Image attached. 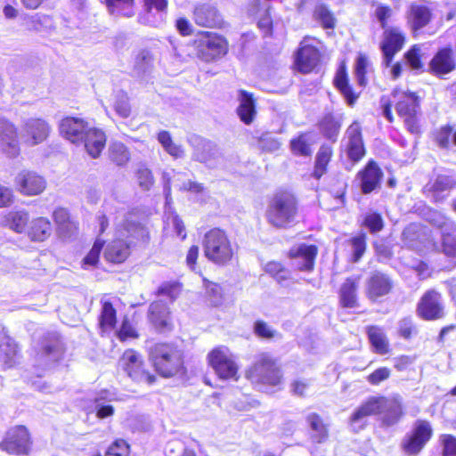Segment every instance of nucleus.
<instances>
[{"label":"nucleus","instance_id":"obj_1","mask_svg":"<svg viewBox=\"0 0 456 456\" xmlns=\"http://www.w3.org/2000/svg\"><path fill=\"white\" fill-rule=\"evenodd\" d=\"M118 238L110 242L104 250L106 260L119 264L130 255V248L138 242L149 240V232L141 221L138 211L128 212L123 223L117 226Z\"/></svg>","mask_w":456,"mask_h":456},{"label":"nucleus","instance_id":"obj_2","mask_svg":"<svg viewBox=\"0 0 456 456\" xmlns=\"http://www.w3.org/2000/svg\"><path fill=\"white\" fill-rule=\"evenodd\" d=\"M382 414V424L391 427L396 424L403 415V408L396 399L385 396H371L358 406L350 417V425L354 432L363 429L368 417Z\"/></svg>","mask_w":456,"mask_h":456},{"label":"nucleus","instance_id":"obj_3","mask_svg":"<svg viewBox=\"0 0 456 456\" xmlns=\"http://www.w3.org/2000/svg\"><path fill=\"white\" fill-rule=\"evenodd\" d=\"M298 202L289 191H279L270 200L266 209L267 222L278 229L290 227L296 221Z\"/></svg>","mask_w":456,"mask_h":456},{"label":"nucleus","instance_id":"obj_4","mask_svg":"<svg viewBox=\"0 0 456 456\" xmlns=\"http://www.w3.org/2000/svg\"><path fill=\"white\" fill-rule=\"evenodd\" d=\"M150 358L156 371L165 378L183 376L186 372L183 352L172 344H156L151 349Z\"/></svg>","mask_w":456,"mask_h":456},{"label":"nucleus","instance_id":"obj_5","mask_svg":"<svg viewBox=\"0 0 456 456\" xmlns=\"http://www.w3.org/2000/svg\"><path fill=\"white\" fill-rule=\"evenodd\" d=\"M64 353V344L59 333H45L36 346L34 369L37 377H42L46 370L53 368L63 358Z\"/></svg>","mask_w":456,"mask_h":456},{"label":"nucleus","instance_id":"obj_6","mask_svg":"<svg viewBox=\"0 0 456 456\" xmlns=\"http://www.w3.org/2000/svg\"><path fill=\"white\" fill-rule=\"evenodd\" d=\"M246 376L256 388L265 392L281 385L282 380L280 368L268 354L258 355Z\"/></svg>","mask_w":456,"mask_h":456},{"label":"nucleus","instance_id":"obj_7","mask_svg":"<svg viewBox=\"0 0 456 456\" xmlns=\"http://www.w3.org/2000/svg\"><path fill=\"white\" fill-rule=\"evenodd\" d=\"M205 256L218 265H226L233 256V249L224 231L214 228L205 233L203 241Z\"/></svg>","mask_w":456,"mask_h":456},{"label":"nucleus","instance_id":"obj_8","mask_svg":"<svg viewBox=\"0 0 456 456\" xmlns=\"http://www.w3.org/2000/svg\"><path fill=\"white\" fill-rule=\"evenodd\" d=\"M343 165L346 170L350 171L359 163L366 154V149L362 134V126L354 121L346 130L341 141Z\"/></svg>","mask_w":456,"mask_h":456},{"label":"nucleus","instance_id":"obj_9","mask_svg":"<svg viewBox=\"0 0 456 456\" xmlns=\"http://www.w3.org/2000/svg\"><path fill=\"white\" fill-rule=\"evenodd\" d=\"M396 113L403 118L407 130L412 134H419L420 127L418 119L419 100L415 93L395 89L392 93Z\"/></svg>","mask_w":456,"mask_h":456},{"label":"nucleus","instance_id":"obj_10","mask_svg":"<svg viewBox=\"0 0 456 456\" xmlns=\"http://www.w3.org/2000/svg\"><path fill=\"white\" fill-rule=\"evenodd\" d=\"M118 364L127 376L136 383L152 385L156 381V376L145 369L142 356L134 350L125 351L119 359Z\"/></svg>","mask_w":456,"mask_h":456},{"label":"nucleus","instance_id":"obj_11","mask_svg":"<svg viewBox=\"0 0 456 456\" xmlns=\"http://www.w3.org/2000/svg\"><path fill=\"white\" fill-rule=\"evenodd\" d=\"M208 362L221 379H237L238 365L225 346L214 348L208 355Z\"/></svg>","mask_w":456,"mask_h":456},{"label":"nucleus","instance_id":"obj_12","mask_svg":"<svg viewBox=\"0 0 456 456\" xmlns=\"http://www.w3.org/2000/svg\"><path fill=\"white\" fill-rule=\"evenodd\" d=\"M433 429L427 420H417L411 433L407 434L402 441V447L409 455L418 454L430 440Z\"/></svg>","mask_w":456,"mask_h":456},{"label":"nucleus","instance_id":"obj_13","mask_svg":"<svg viewBox=\"0 0 456 456\" xmlns=\"http://www.w3.org/2000/svg\"><path fill=\"white\" fill-rule=\"evenodd\" d=\"M394 287L392 278L381 271L370 272L365 280V295L371 302H379Z\"/></svg>","mask_w":456,"mask_h":456},{"label":"nucleus","instance_id":"obj_14","mask_svg":"<svg viewBox=\"0 0 456 456\" xmlns=\"http://www.w3.org/2000/svg\"><path fill=\"white\" fill-rule=\"evenodd\" d=\"M30 438L28 429L24 426L11 428L4 441L0 443L3 451L15 455H27L30 451Z\"/></svg>","mask_w":456,"mask_h":456},{"label":"nucleus","instance_id":"obj_15","mask_svg":"<svg viewBox=\"0 0 456 456\" xmlns=\"http://www.w3.org/2000/svg\"><path fill=\"white\" fill-rule=\"evenodd\" d=\"M405 36L399 28L391 27L384 30L380 49L385 67L391 65L395 54L403 48Z\"/></svg>","mask_w":456,"mask_h":456},{"label":"nucleus","instance_id":"obj_16","mask_svg":"<svg viewBox=\"0 0 456 456\" xmlns=\"http://www.w3.org/2000/svg\"><path fill=\"white\" fill-rule=\"evenodd\" d=\"M383 172L378 164L370 159L364 167L357 173L356 180L362 193L370 194L380 187Z\"/></svg>","mask_w":456,"mask_h":456},{"label":"nucleus","instance_id":"obj_17","mask_svg":"<svg viewBox=\"0 0 456 456\" xmlns=\"http://www.w3.org/2000/svg\"><path fill=\"white\" fill-rule=\"evenodd\" d=\"M167 0H143V13L140 16V21L151 27L162 26L167 19Z\"/></svg>","mask_w":456,"mask_h":456},{"label":"nucleus","instance_id":"obj_18","mask_svg":"<svg viewBox=\"0 0 456 456\" xmlns=\"http://www.w3.org/2000/svg\"><path fill=\"white\" fill-rule=\"evenodd\" d=\"M15 183L19 191L28 196L38 195L46 187L45 179L37 173L29 170L20 172L15 177Z\"/></svg>","mask_w":456,"mask_h":456},{"label":"nucleus","instance_id":"obj_19","mask_svg":"<svg viewBox=\"0 0 456 456\" xmlns=\"http://www.w3.org/2000/svg\"><path fill=\"white\" fill-rule=\"evenodd\" d=\"M432 11L423 2H413L406 12V22L411 31L416 35L432 20Z\"/></svg>","mask_w":456,"mask_h":456},{"label":"nucleus","instance_id":"obj_20","mask_svg":"<svg viewBox=\"0 0 456 456\" xmlns=\"http://www.w3.org/2000/svg\"><path fill=\"white\" fill-rule=\"evenodd\" d=\"M456 69V60L451 47L440 48L430 60L428 71L437 77H443Z\"/></svg>","mask_w":456,"mask_h":456},{"label":"nucleus","instance_id":"obj_21","mask_svg":"<svg viewBox=\"0 0 456 456\" xmlns=\"http://www.w3.org/2000/svg\"><path fill=\"white\" fill-rule=\"evenodd\" d=\"M0 148L9 158L20 154L17 131L13 124L0 116Z\"/></svg>","mask_w":456,"mask_h":456},{"label":"nucleus","instance_id":"obj_22","mask_svg":"<svg viewBox=\"0 0 456 456\" xmlns=\"http://www.w3.org/2000/svg\"><path fill=\"white\" fill-rule=\"evenodd\" d=\"M200 53L206 61H212L227 53L225 39L217 35L207 33L201 40Z\"/></svg>","mask_w":456,"mask_h":456},{"label":"nucleus","instance_id":"obj_23","mask_svg":"<svg viewBox=\"0 0 456 456\" xmlns=\"http://www.w3.org/2000/svg\"><path fill=\"white\" fill-rule=\"evenodd\" d=\"M320 57L315 46L302 42L295 56V65L300 72L309 73L317 66Z\"/></svg>","mask_w":456,"mask_h":456},{"label":"nucleus","instance_id":"obj_24","mask_svg":"<svg viewBox=\"0 0 456 456\" xmlns=\"http://www.w3.org/2000/svg\"><path fill=\"white\" fill-rule=\"evenodd\" d=\"M418 312L426 320L441 318L444 313L440 304V295L434 290L426 292L419 303Z\"/></svg>","mask_w":456,"mask_h":456},{"label":"nucleus","instance_id":"obj_25","mask_svg":"<svg viewBox=\"0 0 456 456\" xmlns=\"http://www.w3.org/2000/svg\"><path fill=\"white\" fill-rule=\"evenodd\" d=\"M292 265L300 271H311L314 268L317 248L314 245L301 244L289 252Z\"/></svg>","mask_w":456,"mask_h":456},{"label":"nucleus","instance_id":"obj_26","mask_svg":"<svg viewBox=\"0 0 456 456\" xmlns=\"http://www.w3.org/2000/svg\"><path fill=\"white\" fill-rule=\"evenodd\" d=\"M88 127V124L82 118L68 117L60 124L61 134L72 143H79Z\"/></svg>","mask_w":456,"mask_h":456},{"label":"nucleus","instance_id":"obj_27","mask_svg":"<svg viewBox=\"0 0 456 456\" xmlns=\"http://www.w3.org/2000/svg\"><path fill=\"white\" fill-rule=\"evenodd\" d=\"M79 142L83 143L86 152L95 159L105 147L106 135L101 129L88 126Z\"/></svg>","mask_w":456,"mask_h":456},{"label":"nucleus","instance_id":"obj_28","mask_svg":"<svg viewBox=\"0 0 456 456\" xmlns=\"http://www.w3.org/2000/svg\"><path fill=\"white\" fill-rule=\"evenodd\" d=\"M343 115L325 114L319 121L318 127L322 135L328 141L335 142L338 140L342 126Z\"/></svg>","mask_w":456,"mask_h":456},{"label":"nucleus","instance_id":"obj_29","mask_svg":"<svg viewBox=\"0 0 456 456\" xmlns=\"http://www.w3.org/2000/svg\"><path fill=\"white\" fill-rule=\"evenodd\" d=\"M18 347L13 339L0 332V369L12 367L17 361Z\"/></svg>","mask_w":456,"mask_h":456},{"label":"nucleus","instance_id":"obj_30","mask_svg":"<svg viewBox=\"0 0 456 456\" xmlns=\"http://www.w3.org/2000/svg\"><path fill=\"white\" fill-rule=\"evenodd\" d=\"M199 146L194 151V158L196 160L205 163L209 167H214L220 157L217 145L211 142L200 139Z\"/></svg>","mask_w":456,"mask_h":456},{"label":"nucleus","instance_id":"obj_31","mask_svg":"<svg viewBox=\"0 0 456 456\" xmlns=\"http://www.w3.org/2000/svg\"><path fill=\"white\" fill-rule=\"evenodd\" d=\"M240 104L237 108V113L240 120L246 125H249L256 116V104L253 95L245 90H240L238 94Z\"/></svg>","mask_w":456,"mask_h":456},{"label":"nucleus","instance_id":"obj_32","mask_svg":"<svg viewBox=\"0 0 456 456\" xmlns=\"http://www.w3.org/2000/svg\"><path fill=\"white\" fill-rule=\"evenodd\" d=\"M194 20L202 27H216L221 24V19L217 10L208 4L199 5L194 10Z\"/></svg>","mask_w":456,"mask_h":456},{"label":"nucleus","instance_id":"obj_33","mask_svg":"<svg viewBox=\"0 0 456 456\" xmlns=\"http://www.w3.org/2000/svg\"><path fill=\"white\" fill-rule=\"evenodd\" d=\"M26 134L31 137L33 144H38L44 142L50 131V127L45 120L42 118H28L24 124Z\"/></svg>","mask_w":456,"mask_h":456},{"label":"nucleus","instance_id":"obj_34","mask_svg":"<svg viewBox=\"0 0 456 456\" xmlns=\"http://www.w3.org/2000/svg\"><path fill=\"white\" fill-rule=\"evenodd\" d=\"M52 234V224L45 217L33 219L28 230V235L33 241H45Z\"/></svg>","mask_w":456,"mask_h":456},{"label":"nucleus","instance_id":"obj_35","mask_svg":"<svg viewBox=\"0 0 456 456\" xmlns=\"http://www.w3.org/2000/svg\"><path fill=\"white\" fill-rule=\"evenodd\" d=\"M358 281L355 278H347L339 290L340 304L345 308H354L357 303Z\"/></svg>","mask_w":456,"mask_h":456},{"label":"nucleus","instance_id":"obj_36","mask_svg":"<svg viewBox=\"0 0 456 456\" xmlns=\"http://www.w3.org/2000/svg\"><path fill=\"white\" fill-rule=\"evenodd\" d=\"M169 310L162 300L155 301L150 305L149 319L159 330H164L168 325Z\"/></svg>","mask_w":456,"mask_h":456},{"label":"nucleus","instance_id":"obj_37","mask_svg":"<svg viewBox=\"0 0 456 456\" xmlns=\"http://www.w3.org/2000/svg\"><path fill=\"white\" fill-rule=\"evenodd\" d=\"M367 335L375 353L386 354L389 351V342L383 330L378 326L367 328Z\"/></svg>","mask_w":456,"mask_h":456},{"label":"nucleus","instance_id":"obj_38","mask_svg":"<svg viewBox=\"0 0 456 456\" xmlns=\"http://www.w3.org/2000/svg\"><path fill=\"white\" fill-rule=\"evenodd\" d=\"M419 210L424 220H426L433 226L437 227L440 229V231H444L445 228H447L449 224L453 223L451 218L447 217L440 211L432 209L425 204H422L420 207H419Z\"/></svg>","mask_w":456,"mask_h":456},{"label":"nucleus","instance_id":"obj_39","mask_svg":"<svg viewBox=\"0 0 456 456\" xmlns=\"http://www.w3.org/2000/svg\"><path fill=\"white\" fill-rule=\"evenodd\" d=\"M338 90L344 96L346 103L353 106L358 99L360 93H355L348 82L346 70H338L334 79Z\"/></svg>","mask_w":456,"mask_h":456},{"label":"nucleus","instance_id":"obj_40","mask_svg":"<svg viewBox=\"0 0 456 456\" xmlns=\"http://www.w3.org/2000/svg\"><path fill=\"white\" fill-rule=\"evenodd\" d=\"M306 422L311 429V439L317 444L323 443L328 438V429L323 424L322 418L315 412L306 415Z\"/></svg>","mask_w":456,"mask_h":456},{"label":"nucleus","instance_id":"obj_41","mask_svg":"<svg viewBox=\"0 0 456 456\" xmlns=\"http://www.w3.org/2000/svg\"><path fill=\"white\" fill-rule=\"evenodd\" d=\"M456 186V177L452 175H438L431 185L436 201L442 200L445 195Z\"/></svg>","mask_w":456,"mask_h":456},{"label":"nucleus","instance_id":"obj_42","mask_svg":"<svg viewBox=\"0 0 456 456\" xmlns=\"http://www.w3.org/2000/svg\"><path fill=\"white\" fill-rule=\"evenodd\" d=\"M108 12L112 16L133 17L135 13L134 0H105Z\"/></svg>","mask_w":456,"mask_h":456},{"label":"nucleus","instance_id":"obj_43","mask_svg":"<svg viewBox=\"0 0 456 456\" xmlns=\"http://www.w3.org/2000/svg\"><path fill=\"white\" fill-rule=\"evenodd\" d=\"M53 219L59 232L65 236H70L77 229L76 224L70 221L69 213L66 208H57L53 212Z\"/></svg>","mask_w":456,"mask_h":456},{"label":"nucleus","instance_id":"obj_44","mask_svg":"<svg viewBox=\"0 0 456 456\" xmlns=\"http://www.w3.org/2000/svg\"><path fill=\"white\" fill-rule=\"evenodd\" d=\"M111 396L112 395L109 391L102 390L94 398V408L97 418L104 419L113 415L114 408L109 403L111 401Z\"/></svg>","mask_w":456,"mask_h":456},{"label":"nucleus","instance_id":"obj_45","mask_svg":"<svg viewBox=\"0 0 456 456\" xmlns=\"http://www.w3.org/2000/svg\"><path fill=\"white\" fill-rule=\"evenodd\" d=\"M444 252L448 256H456V224H449L441 231Z\"/></svg>","mask_w":456,"mask_h":456},{"label":"nucleus","instance_id":"obj_46","mask_svg":"<svg viewBox=\"0 0 456 456\" xmlns=\"http://www.w3.org/2000/svg\"><path fill=\"white\" fill-rule=\"evenodd\" d=\"M109 155L112 162L118 166H124L130 159L127 148L121 142H114L109 147Z\"/></svg>","mask_w":456,"mask_h":456},{"label":"nucleus","instance_id":"obj_47","mask_svg":"<svg viewBox=\"0 0 456 456\" xmlns=\"http://www.w3.org/2000/svg\"><path fill=\"white\" fill-rule=\"evenodd\" d=\"M6 224L14 232L20 233L28 222V214L26 211H14L6 216Z\"/></svg>","mask_w":456,"mask_h":456},{"label":"nucleus","instance_id":"obj_48","mask_svg":"<svg viewBox=\"0 0 456 456\" xmlns=\"http://www.w3.org/2000/svg\"><path fill=\"white\" fill-rule=\"evenodd\" d=\"M406 65L416 72L424 71V64L421 61V47L418 45L411 46L405 53Z\"/></svg>","mask_w":456,"mask_h":456},{"label":"nucleus","instance_id":"obj_49","mask_svg":"<svg viewBox=\"0 0 456 456\" xmlns=\"http://www.w3.org/2000/svg\"><path fill=\"white\" fill-rule=\"evenodd\" d=\"M117 322V312L110 301L102 302L100 325L102 330L112 329Z\"/></svg>","mask_w":456,"mask_h":456},{"label":"nucleus","instance_id":"obj_50","mask_svg":"<svg viewBox=\"0 0 456 456\" xmlns=\"http://www.w3.org/2000/svg\"><path fill=\"white\" fill-rule=\"evenodd\" d=\"M314 19L321 23L323 28L332 29L335 27V18L325 4H318L314 12Z\"/></svg>","mask_w":456,"mask_h":456},{"label":"nucleus","instance_id":"obj_51","mask_svg":"<svg viewBox=\"0 0 456 456\" xmlns=\"http://www.w3.org/2000/svg\"><path fill=\"white\" fill-rule=\"evenodd\" d=\"M113 106L116 113L119 117L123 118L129 117L131 113V106L126 92L118 90L115 93Z\"/></svg>","mask_w":456,"mask_h":456},{"label":"nucleus","instance_id":"obj_52","mask_svg":"<svg viewBox=\"0 0 456 456\" xmlns=\"http://www.w3.org/2000/svg\"><path fill=\"white\" fill-rule=\"evenodd\" d=\"M290 148L294 154L307 157L312 153L307 134H301L290 141Z\"/></svg>","mask_w":456,"mask_h":456},{"label":"nucleus","instance_id":"obj_53","mask_svg":"<svg viewBox=\"0 0 456 456\" xmlns=\"http://www.w3.org/2000/svg\"><path fill=\"white\" fill-rule=\"evenodd\" d=\"M369 61L368 59L360 54L355 61L354 65V77L359 86L364 87L366 86L368 80L366 77V74L368 72Z\"/></svg>","mask_w":456,"mask_h":456},{"label":"nucleus","instance_id":"obj_54","mask_svg":"<svg viewBox=\"0 0 456 456\" xmlns=\"http://www.w3.org/2000/svg\"><path fill=\"white\" fill-rule=\"evenodd\" d=\"M152 66V58L148 52H141L134 60V70L138 77L148 73Z\"/></svg>","mask_w":456,"mask_h":456},{"label":"nucleus","instance_id":"obj_55","mask_svg":"<svg viewBox=\"0 0 456 456\" xmlns=\"http://www.w3.org/2000/svg\"><path fill=\"white\" fill-rule=\"evenodd\" d=\"M30 28L37 31H48L53 28L52 17L37 13L29 18Z\"/></svg>","mask_w":456,"mask_h":456},{"label":"nucleus","instance_id":"obj_56","mask_svg":"<svg viewBox=\"0 0 456 456\" xmlns=\"http://www.w3.org/2000/svg\"><path fill=\"white\" fill-rule=\"evenodd\" d=\"M352 248V260L353 262H358L366 250V235L361 233L350 240Z\"/></svg>","mask_w":456,"mask_h":456},{"label":"nucleus","instance_id":"obj_57","mask_svg":"<svg viewBox=\"0 0 456 456\" xmlns=\"http://www.w3.org/2000/svg\"><path fill=\"white\" fill-rule=\"evenodd\" d=\"M397 332L398 335L404 339H410L413 335H416L417 329L411 318L405 317L400 320L397 323Z\"/></svg>","mask_w":456,"mask_h":456},{"label":"nucleus","instance_id":"obj_58","mask_svg":"<svg viewBox=\"0 0 456 456\" xmlns=\"http://www.w3.org/2000/svg\"><path fill=\"white\" fill-rule=\"evenodd\" d=\"M363 225L372 233L379 232L383 228V219L380 214L370 212L365 215Z\"/></svg>","mask_w":456,"mask_h":456},{"label":"nucleus","instance_id":"obj_59","mask_svg":"<svg viewBox=\"0 0 456 456\" xmlns=\"http://www.w3.org/2000/svg\"><path fill=\"white\" fill-rule=\"evenodd\" d=\"M103 245L104 240H102L99 238L95 240L93 248L83 260L84 268H86L87 265L94 266L98 263Z\"/></svg>","mask_w":456,"mask_h":456},{"label":"nucleus","instance_id":"obj_60","mask_svg":"<svg viewBox=\"0 0 456 456\" xmlns=\"http://www.w3.org/2000/svg\"><path fill=\"white\" fill-rule=\"evenodd\" d=\"M181 291L180 284L178 282H164L158 289L159 296L167 297L170 302H173Z\"/></svg>","mask_w":456,"mask_h":456},{"label":"nucleus","instance_id":"obj_61","mask_svg":"<svg viewBox=\"0 0 456 456\" xmlns=\"http://www.w3.org/2000/svg\"><path fill=\"white\" fill-rule=\"evenodd\" d=\"M207 294L208 300L214 306H218L223 303V289L222 287L216 283L208 282L206 285Z\"/></svg>","mask_w":456,"mask_h":456},{"label":"nucleus","instance_id":"obj_62","mask_svg":"<svg viewBox=\"0 0 456 456\" xmlns=\"http://www.w3.org/2000/svg\"><path fill=\"white\" fill-rule=\"evenodd\" d=\"M254 332L257 337L265 339H271L277 334L275 330L272 329L265 322L260 320L254 323Z\"/></svg>","mask_w":456,"mask_h":456},{"label":"nucleus","instance_id":"obj_63","mask_svg":"<svg viewBox=\"0 0 456 456\" xmlns=\"http://www.w3.org/2000/svg\"><path fill=\"white\" fill-rule=\"evenodd\" d=\"M332 156V148L330 145L322 144L316 156L314 164L319 167H323L327 168L329 162L330 161Z\"/></svg>","mask_w":456,"mask_h":456},{"label":"nucleus","instance_id":"obj_64","mask_svg":"<svg viewBox=\"0 0 456 456\" xmlns=\"http://www.w3.org/2000/svg\"><path fill=\"white\" fill-rule=\"evenodd\" d=\"M443 456H456V437L452 435L442 436Z\"/></svg>","mask_w":456,"mask_h":456}]
</instances>
